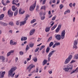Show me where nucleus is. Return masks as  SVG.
I'll return each mask as SVG.
<instances>
[{"instance_id": "1", "label": "nucleus", "mask_w": 78, "mask_h": 78, "mask_svg": "<svg viewBox=\"0 0 78 78\" xmlns=\"http://www.w3.org/2000/svg\"><path fill=\"white\" fill-rule=\"evenodd\" d=\"M17 69V67H12L10 69L8 72V77H14V76L15 75V73H13Z\"/></svg>"}, {"instance_id": "2", "label": "nucleus", "mask_w": 78, "mask_h": 78, "mask_svg": "<svg viewBox=\"0 0 78 78\" xmlns=\"http://www.w3.org/2000/svg\"><path fill=\"white\" fill-rule=\"evenodd\" d=\"M72 58V55H69L68 57L65 60L64 64H67L69 63Z\"/></svg>"}, {"instance_id": "3", "label": "nucleus", "mask_w": 78, "mask_h": 78, "mask_svg": "<svg viewBox=\"0 0 78 78\" xmlns=\"http://www.w3.org/2000/svg\"><path fill=\"white\" fill-rule=\"evenodd\" d=\"M56 51V50H53L48 55V62H50V61H51V58H50V57H51V56L53 54H54V53Z\"/></svg>"}, {"instance_id": "4", "label": "nucleus", "mask_w": 78, "mask_h": 78, "mask_svg": "<svg viewBox=\"0 0 78 78\" xmlns=\"http://www.w3.org/2000/svg\"><path fill=\"white\" fill-rule=\"evenodd\" d=\"M35 66L34 65H33V64H31L30 66L27 67V69L28 70L29 72H30L31 70V69H32V68H34Z\"/></svg>"}, {"instance_id": "5", "label": "nucleus", "mask_w": 78, "mask_h": 78, "mask_svg": "<svg viewBox=\"0 0 78 78\" xmlns=\"http://www.w3.org/2000/svg\"><path fill=\"white\" fill-rule=\"evenodd\" d=\"M65 30H64L62 32V33L60 35L61 38L62 39H64L65 38Z\"/></svg>"}, {"instance_id": "6", "label": "nucleus", "mask_w": 78, "mask_h": 78, "mask_svg": "<svg viewBox=\"0 0 78 78\" xmlns=\"http://www.w3.org/2000/svg\"><path fill=\"white\" fill-rule=\"evenodd\" d=\"M36 2H35L34 4H33L32 5H31L30 6L29 9L30 11H33L34 9V8L36 7Z\"/></svg>"}, {"instance_id": "7", "label": "nucleus", "mask_w": 78, "mask_h": 78, "mask_svg": "<svg viewBox=\"0 0 78 78\" xmlns=\"http://www.w3.org/2000/svg\"><path fill=\"white\" fill-rule=\"evenodd\" d=\"M67 67L69 69V72H71L73 69V65H68Z\"/></svg>"}, {"instance_id": "8", "label": "nucleus", "mask_w": 78, "mask_h": 78, "mask_svg": "<svg viewBox=\"0 0 78 78\" xmlns=\"http://www.w3.org/2000/svg\"><path fill=\"white\" fill-rule=\"evenodd\" d=\"M8 13L10 17H12V16H13V12H12L10 11V9H9V10Z\"/></svg>"}, {"instance_id": "9", "label": "nucleus", "mask_w": 78, "mask_h": 78, "mask_svg": "<svg viewBox=\"0 0 78 78\" xmlns=\"http://www.w3.org/2000/svg\"><path fill=\"white\" fill-rule=\"evenodd\" d=\"M64 68L63 69L64 70H65V72H69V69L68 67H67V66L64 65Z\"/></svg>"}, {"instance_id": "10", "label": "nucleus", "mask_w": 78, "mask_h": 78, "mask_svg": "<svg viewBox=\"0 0 78 78\" xmlns=\"http://www.w3.org/2000/svg\"><path fill=\"white\" fill-rule=\"evenodd\" d=\"M55 38L57 40H61V35L59 34L55 35Z\"/></svg>"}, {"instance_id": "11", "label": "nucleus", "mask_w": 78, "mask_h": 78, "mask_svg": "<svg viewBox=\"0 0 78 78\" xmlns=\"http://www.w3.org/2000/svg\"><path fill=\"white\" fill-rule=\"evenodd\" d=\"M14 52V50H11L9 52H8L7 54V56L8 57L9 56H10V55L12 53H13Z\"/></svg>"}, {"instance_id": "12", "label": "nucleus", "mask_w": 78, "mask_h": 78, "mask_svg": "<svg viewBox=\"0 0 78 78\" xmlns=\"http://www.w3.org/2000/svg\"><path fill=\"white\" fill-rule=\"evenodd\" d=\"M12 5H15L17 6H18V7H19L20 6V3H18L17 4L16 3L14 2V0H13L12 2Z\"/></svg>"}, {"instance_id": "13", "label": "nucleus", "mask_w": 78, "mask_h": 78, "mask_svg": "<svg viewBox=\"0 0 78 78\" xmlns=\"http://www.w3.org/2000/svg\"><path fill=\"white\" fill-rule=\"evenodd\" d=\"M26 23H27V22H26V21H22L20 23V26H22V25H23L24 24H25Z\"/></svg>"}, {"instance_id": "14", "label": "nucleus", "mask_w": 78, "mask_h": 78, "mask_svg": "<svg viewBox=\"0 0 78 78\" xmlns=\"http://www.w3.org/2000/svg\"><path fill=\"white\" fill-rule=\"evenodd\" d=\"M10 45H16L17 43L12 41V40H11L10 41Z\"/></svg>"}, {"instance_id": "15", "label": "nucleus", "mask_w": 78, "mask_h": 78, "mask_svg": "<svg viewBox=\"0 0 78 78\" xmlns=\"http://www.w3.org/2000/svg\"><path fill=\"white\" fill-rule=\"evenodd\" d=\"M27 39V37H21V41H26Z\"/></svg>"}, {"instance_id": "16", "label": "nucleus", "mask_w": 78, "mask_h": 78, "mask_svg": "<svg viewBox=\"0 0 78 78\" xmlns=\"http://www.w3.org/2000/svg\"><path fill=\"white\" fill-rule=\"evenodd\" d=\"M34 31H35V30H31L30 32V36H31V35H33V33H34Z\"/></svg>"}, {"instance_id": "17", "label": "nucleus", "mask_w": 78, "mask_h": 78, "mask_svg": "<svg viewBox=\"0 0 78 78\" xmlns=\"http://www.w3.org/2000/svg\"><path fill=\"white\" fill-rule=\"evenodd\" d=\"M29 16L28 15V14H27L26 16V17L24 19V21H26V22H27V20H28V17H29Z\"/></svg>"}, {"instance_id": "18", "label": "nucleus", "mask_w": 78, "mask_h": 78, "mask_svg": "<svg viewBox=\"0 0 78 78\" xmlns=\"http://www.w3.org/2000/svg\"><path fill=\"white\" fill-rule=\"evenodd\" d=\"M5 16L4 14H2L0 15V20H1L3 19V17Z\"/></svg>"}, {"instance_id": "19", "label": "nucleus", "mask_w": 78, "mask_h": 78, "mask_svg": "<svg viewBox=\"0 0 78 78\" xmlns=\"http://www.w3.org/2000/svg\"><path fill=\"white\" fill-rule=\"evenodd\" d=\"M47 63V60H44L43 62H42V65L43 66H44V65H45Z\"/></svg>"}, {"instance_id": "20", "label": "nucleus", "mask_w": 78, "mask_h": 78, "mask_svg": "<svg viewBox=\"0 0 78 78\" xmlns=\"http://www.w3.org/2000/svg\"><path fill=\"white\" fill-rule=\"evenodd\" d=\"M16 9L17 7H15V6L14 5L12 7V11H16Z\"/></svg>"}, {"instance_id": "21", "label": "nucleus", "mask_w": 78, "mask_h": 78, "mask_svg": "<svg viewBox=\"0 0 78 78\" xmlns=\"http://www.w3.org/2000/svg\"><path fill=\"white\" fill-rule=\"evenodd\" d=\"M50 48L49 47H48L46 51V53H48L49 52V51H50Z\"/></svg>"}, {"instance_id": "22", "label": "nucleus", "mask_w": 78, "mask_h": 78, "mask_svg": "<svg viewBox=\"0 0 78 78\" xmlns=\"http://www.w3.org/2000/svg\"><path fill=\"white\" fill-rule=\"evenodd\" d=\"M61 26H62V25L61 24H58V27L56 30H60L61 28Z\"/></svg>"}, {"instance_id": "23", "label": "nucleus", "mask_w": 78, "mask_h": 78, "mask_svg": "<svg viewBox=\"0 0 78 78\" xmlns=\"http://www.w3.org/2000/svg\"><path fill=\"white\" fill-rule=\"evenodd\" d=\"M76 71L77 72L78 71V68H77L75 70L73 71V72H71V73H70V74H72V73H75V72Z\"/></svg>"}, {"instance_id": "24", "label": "nucleus", "mask_w": 78, "mask_h": 78, "mask_svg": "<svg viewBox=\"0 0 78 78\" xmlns=\"http://www.w3.org/2000/svg\"><path fill=\"white\" fill-rule=\"evenodd\" d=\"M5 71H4L2 72V73L1 74V77L2 78H3L4 77V75L5 74Z\"/></svg>"}, {"instance_id": "25", "label": "nucleus", "mask_w": 78, "mask_h": 78, "mask_svg": "<svg viewBox=\"0 0 78 78\" xmlns=\"http://www.w3.org/2000/svg\"><path fill=\"white\" fill-rule=\"evenodd\" d=\"M53 44H54V43H53V42H51L49 44V47H51L53 45Z\"/></svg>"}, {"instance_id": "26", "label": "nucleus", "mask_w": 78, "mask_h": 78, "mask_svg": "<svg viewBox=\"0 0 78 78\" xmlns=\"http://www.w3.org/2000/svg\"><path fill=\"white\" fill-rule=\"evenodd\" d=\"M1 25H3V26H6L7 25H8V24L6 23H3L2 22H1Z\"/></svg>"}, {"instance_id": "27", "label": "nucleus", "mask_w": 78, "mask_h": 78, "mask_svg": "<svg viewBox=\"0 0 78 78\" xmlns=\"http://www.w3.org/2000/svg\"><path fill=\"white\" fill-rule=\"evenodd\" d=\"M36 21V20L35 19H34L31 21V23H33L35 22Z\"/></svg>"}, {"instance_id": "28", "label": "nucleus", "mask_w": 78, "mask_h": 78, "mask_svg": "<svg viewBox=\"0 0 78 78\" xmlns=\"http://www.w3.org/2000/svg\"><path fill=\"white\" fill-rule=\"evenodd\" d=\"M77 44H78V41H74L73 45H77Z\"/></svg>"}, {"instance_id": "29", "label": "nucleus", "mask_w": 78, "mask_h": 78, "mask_svg": "<svg viewBox=\"0 0 78 78\" xmlns=\"http://www.w3.org/2000/svg\"><path fill=\"white\" fill-rule=\"evenodd\" d=\"M74 58L75 59H78V54L74 56Z\"/></svg>"}, {"instance_id": "30", "label": "nucleus", "mask_w": 78, "mask_h": 78, "mask_svg": "<svg viewBox=\"0 0 78 78\" xmlns=\"http://www.w3.org/2000/svg\"><path fill=\"white\" fill-rule=\"evenodd\" d=\"M33 60L34 62H37V58L35 57L33 59Z\"/></svg>"}, {"instance_id": "31", "label": "nucleus", "mask_w": 78, "mask_h": 78, "mask_svg": "<svg viewBox=\"0 0 78 78\" xmlns=\"http://www.w3.org/2000/svg\"><path fill=\"white\" fill-rule=\"evenodd\" d=\"M2 59L3 62H5L4 61L5 59V56H2Z\"/></svg>"}, {"instance_id": "32", "label": "nucleus", "mask_w": 78, "mask_h": 78, "mask_svg": "<svg viewBox=\"0 0 78 78\" xmlns=\"http://www.w3.org/2000/svg\"><path fill=\"white\" fill-rule=\"evenodd\" d=\"M41 9H44V10H45V6H42L41 8Z\"/></svg>"}, {"instance_id": "33", "label": "nucleus", "mask_w": 78, "mask_h": 78, "mask_svg": "<svg viewBox=\"0 0 78 78\" xmlns=\"http://www.w3.org/2000/svg\"><path fill=\"white\" fill-rule=\"evenodd\" d=\"M55 44L56 46H58V45H60V43L59 42H56Z\"/></svg>"}, {"instance_id": "34", "label": "nucleus", "mask_w": 78, "mask_h": 78, "mask_svg": "<svg viewBox=\"0 0 78 78\" xmlns=\"http://www.w3.org/2000/svg\"><path fill=\"white\" fill-rule=\"evenodd\" d=\"M29 49H30V47L28 46V45H27L26 47V51H27Z\"/></svg>"}, {"instance_id": "35", "label": "nucleus", "mask_w": 78, "mask_h": 78, "mask_svg": "<svg viewBox=\"0 0 78 78\" xmlns=\"http://www.w3.org/2000/svg\"><path fill=\"white\" fill-rule=\"evenodd\" d=\"M34 43H32L30 44V47H33L34 46Z\"/></svg>"}, {"instance_id": "36", "label": "nucleus", "mask_w": 78, "mask_h": 78, "mask_svg": "<svg viewBox=\"0 0 78 78\" xmlns=\"http://www.w3.org/2000/svg\"><path fill=\"white\" fill-rule=\"evenodd\" d=\"M51 39H52V37H51L48 39V42H50V41H51Z\"/></svg>"}, {"instance_id": "37", "label": "nucleus", "mask_w": 78, "mask_h": 78, "mask_svg": "<svg viewBox=\"0 0 78 78\" xmlns=\"http://www.w3.org/2000/svg\"><path fill=\"white\" fill-rule=\"evenodd\" d=\"M57 27V25H55L52 28L51 30H54L56 28V27Z\"/></svg>"}, {"instance_id": "38", "label": "nucleus", "mask_w": 78, "mask_h": 78, "mask_svg": "<svg viewBox=\"0 0 78 78\" xmlns=\"http://www.w3.org/2000/svg\"><path fill=\"white\" fill-rule=\"evenodd\" d=\"M77 45H73V48H75V49H77Z\"/></svg>"}, {"instance_id": "39", "label": "nucleus", "mask_w": 78, "mask_h": 78, "mask_svg": "<svg viewBox=\"0 0 78 78\" xmlns=\"http://www.w3.org/2000/svg\"><path fill=\"white\" fill-rule=\"evenodd\" d=\"M19 14H20L22 13V9L20 8L19 9Z\"/></svg>"}, {"instance_id": "40", "label": "nucleus", "mask_w": 78, "mask_h": 78, "mask_svg": "<svg viewBox=\"0 0 78 78\" xmlns=\"http://www.w3.org/2000/svg\"><path fill=\"white\" fill-rule=\"evenodd\" d=\"M56 18V16L55 15L53 18H52V20H55Z\"/></svg>"}, {"instance_id": "41", "label": "nucleus", "mask_w": 78, "mask_h": 78, "mask_svg": "<svg viewBox=\"0 0 78 78\" xmlns=\"http://www.w3.org/2000/svg\"><path fill=\"white\" fill-rule=\"evenodd\" d=\"M17 13H18V10H17L15 13H14V16H16L17 14Z\"/></svg>"}, {"instance_id": "42", "label": "nucleus", "mask_w": 78, "mask_h": 78, "mask_svg": "<svg viewBox=\"0 0 78 78\" xmlns=\"http://www.w3.org/2000/svg\"><path fill=\"white\" fill-rule=\"evenodd\" d=\"M60 9H62V8H63V5H62V4H61L60 5Z\"/></svg>"}, {"instance_id": "43", "label": "nucleus", "mask_w": 78, "mask_h": 78, "mask_svg": "<svg viewBox=\"0 0 78 78\" xmlns=\"http://www.w3.org/2000/svg\"><path fill=\"white\" fill-rule=\"evenodd\" d=\"M9 25H10L12 26V25H14V23H13V22H11L9 23Z\"/></svg>"}, {"instance_id": "44", "label": "nucleus", "mask_w": 78, "mask_h": 78, "mask_svg": "<svg viewBox=\"0 0 78 78\" xmlns=\"http://www.w3.org/2000/svg\"><path fill=\"white\" fill-rule=\"evenodd\" d=\"M20 55H23L24 53L23 51H20Z\"/></svg>"}, {"instance_id": "45", "label": "nucleus", "mask_w": 78, "mask_h": 78, "mask_svg": "<svg viewBox=\"0 0 78 78\" xmlns=\"http://www.w3.org/2000/svg\"><path fill=\"white\" fill-rule=\"evenodd\" d=\"M38 71H39V68H37L36 70H35V72H36V73H37L38 72Z\"/></svg>"}, {"instance_id": "46", "label": "nucleus", "mask_w": 78, "mask_h": 78, "mask_svg": "<svg viewBox=\"0 0 78 78\" xmlns=\"http://www.w3.org/2000/svg\"><path fill=\"white\" fill-rule=\"evenodd\" d=\"M16 23L17 25H19V21H17Z\"/></svg>"}, {"instance_id": "47", "label": "nucleus", "mask_w": 78, "mask_h": 78, "mask_svg": "<svg viewBox=\"0 0 78 78\" xmlns=\"http://www.w3.org/2000/svg\"><path fill=\"white\" fill-rule=\"evenodd\" d=\"M45 19V16H44L42 17L41 18V19L42 20H44V19Z\"/></svg>"}, {"instance_id": "48", "label": "nucleus", "mask_w": 78, "mask_h": 78, "mask_svg": "<svg viewBox=\"0 0 78 78\" xmlns=\"http://www.w3.org/2000/svg\"><path fill=\"white\" fill-rule=\"evenodd\" d=\"M39 48H38L36 49L35 50V52H37V51L39 50Z\"/></svg>"}, {"instance_id": "49", "label": "nucleus", "mask_w": 78, "mask_h": 78, "mask_svg": "<svg viewBox=\"0 0 78 78\" xmlns=\"http://www.w3.org/2000/svg\"><path fill=\"white\" fill-rule=\"evenodd\" d=\"M75 62V60H73L70 63L71 64H72V63H73V62Z\"/></svg>"}, {"instance_id": "50", "label": "nucleus", "mask_w": 78, "mask_h": 78, "mask_svg": "<svg viewBox=\"0 0 78 78\" xmlns=\"http://www.w3.org/2000/svg\"><path fill=\"white\" fill-rule=\"evenodd\" d=\"M41 39H42V38H38V40H37V42H39Z\"/></svg>"}, {"instance_id": "51", "label": "nucleus", "mask_w": 78, "mask_h": 78, "mask_svg": "<svg viewBox=\"0 0 78 78\" xmlns=\"http://www.w3.org/2000/svg\"><path fill=\"white\" fill-rule=\"evenodd\" d=\"M46 0H43V5H44L45 3V2H46Z\"/></svg>"}, {"instance_id": "52", "label": "nucleus", "mask_w": 78, "mask_h": 78, "mask_svg": "<svg viewBox=\"0 0 78 78\" xmlns=\"http://www.w3.org/2000/svg\"><path fill=\"white\" fill-rule=\"evenodd\" d=\"M14 0V2H16V3H18L19 0Z\"/></svg>"}, {"instance_id": "53", "label": "nucleus", "mask_w": 78, "mask_h": 78, "mask_svg": "<svg viewBox=\"0 0 78 78\" xmlns=\"http://www.w3.org/2000/svg\"><path fill=\"white\" fill-rule=\"evenodd\" d=\"M69 6L71 8H72V3H71L69 4Z\"/></svg>"}, {"instance_id": "54", "label": "nucleus", "mask_w": 78, "mask_h": 78, "mask_svg": "<svg viewBox=\"0 0 78 78\" xmlns=\"http://www.w3.org/2000/svg\"><path fill=\"white\" fill-rule=\"evenodd\" d=\"M50 27H47L45 29V30H50Z\"/></svg>"}, {"instance_id": "55", "label": "nucleus", "mask_w": 78, "mask_h": 78, "mask_svg": "<svg viewBox=\"0 0 78 78\" xmlns=\"http://www.w3.org/2000/svg\"><path fill=\"white\" fill-rule=\"evenodd\" d=\"M2 4L3 5H4V6L6 5V4H5V3H4V2H3V1H2Z\"/></svg>"}, {"instance_id": "56", "label": "nucleus", "mask_w": 78, "mask_h": 78, "mask_svg": "<svg viewBox=\"0 0 78 78\" xmlns=\"http://www.w3.org/2000/svg\"><path fill=\"white\" fill-rule=\"evenodd\" d=\"M59 2H60V1L59 0H57L56 4H59Z\"/></svg>"}, {"instance_id": "57", "label": "nucleus", "mask_w": 78, "mask_h": 78, "mask_svg": "<svg viewBox=\"0 0 78 78\" xmlns=\"http://www.w3.org/2000/svg\"><path fill=\"white\" fill-rule=\"evenodd\" d=\"M56 46V45L55 44H54L53 45V46H52V48H55V47Z\"/></svg>"}, {"instance_id": "58", "label": "nucleus", "mask_w": 78, "mask_h": 78, "mask_svg": "<svg viewBox=\"0 0 78 78\" xmlns=\"http://www.w3.org/2000/svg\"><path fill=\"white\" fill-rule=\"evenodd\" d=\"M73 22H75V17H74L73 18Z\"/></svg>"}, {"instance_id": "59", "label": "nucleus", "mask_w": 78, "mask_h": 78, "mask_svg": "<svg viewBox=\"0 0 78 78\" xmlns=\"http://www.w3.org/2000/svg\"><path fill=\"white\" fill-rule=\"evenodd\" d=\"M42 14H43V12H40V16H42Z\"/></svg>"}, {"instance_id": "60", "label": "nucleus", "mask_w": 78, "mask_h": 78, "mask_svg": "<svg viewBox=\"0 0 78 78\" xmlns=\"http://www.w3.org/2000/svg\"><path fill=\"white\" fill-rule=\"evenodd\" d=\"M6 9L5 7H4L3 9V11H5L6 10Z\"/></svg>"}, {"instance_id": "61", "label": "nucleus", "mask_w": 78, "mask_h": 78, "mask_svg": "<svg viewBox=\"0 0 78 78\" xmlns=\"http://www.w3.org/2000/svg\"><path fill=\"white\" fill-rule=\"evenodd\" d=\"M41 47L42 49L44 48L45 47V45L42 46Z\"/></svg>"}, {"instance_id": "62", "label": "nucleus", "mask_w": 78, "mask_h": 78, "mask_svg": "<svg viewBox=\"0 0 78 78\" xmlns=\"http://www.w3.org/2000/svg\"><path fill=\"white\" fill-rule=\"evenodd\" d=\"M39 9V5H37L36 6V10L37 9Z\"/></svg>"}, {"instance_id": "63", "label": "nucleus", "mask_w": 78, "mask_h": 78, "mask_svg": "<svg viewBox=\"0 0 78 78\" xmlns=\"http://www.w3.org/2000/svg\"><path fill=\"white\" fill-rule=\"evenodd\" d=\"M58 31H59V30H55L56 33H58Z\"/></svg>"}, {"instance_id": "64", "label": "nucleus", "mask_w": 78, "mask_h": 78, "mask_svg": "<svg viewBox=\"0 0 78 78\" xmlns=\"http://www.w3.org/2000/svg\"><path fill=\"white\" fill-rule=\"evenodd\" d=\"M27 61L28 62V61H30V60H31V58H27Z\"/></svg>"}]
</instances>
